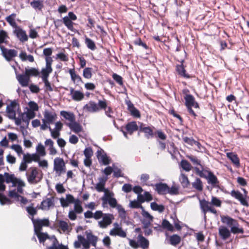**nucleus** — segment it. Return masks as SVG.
Listing matches in <instances>:
<instances>
[{
    "instance_id": "45",
    "label": "nucleus",
    "mask_w": 249,
    "mask_h": 249,
    "mask_svg": "<svg viewBox=\"0 0 249 249\" xmlns=\"http://www.w3.org/2000/svg\"><path fill=\"white\" fill-rule=\"evenodd\" d=\"M179 181L184 188L187 187L189 184L188 177L184 174H181L179 178Z\"/></svg>"
},
{
    "instance_id": "52",
    "label": "nucleus",
    "mask_w": 249,
    "mask_h": 249,
    "mask_svg": "<svg viewBox=\"0 0 249 249\" xmlns=\"http://www.w3.org/2000/svg\"><path fill=\"white\" fill-rule=\"evenodd\" d=\"M161 225L163 228L169 231H172L174 230V227L173 225L166 219H164L162 221Z\"/></svg>"
},
{
    "instance_id": "9",
    "label": "nucleus",
    "mask_w": 249,
    "mask_h": 249,
    "mask_svg": "<svg viewBox=\"0 0 249 249\" xmlns=\"http://www.w3.org/2000/svg\"><path fill=\"white\" fill-rule=\"evenodd\" d=\"M66 167L64 160L61 158H56L53 161V171L58 176L66 172Z\"/></svg>"
},
{
    "instance_id": "16",
    "label": "nucleus",
    "mask_w": 249,
    "mask_h": 249,
    "mask_svg": "<svg viewBox=\"0 0 249 249\" xmlns=\"http://www.w3.org/2000/svg\"><path fill=\"white\" fill-rule=\"evenodd\" d=\"M97 158L100 163L105 165H108L110 163V159L102 149H100L97 151Z\"/></svg>"
},
{
    "instance_id": "6",
    "label": "nucleus",
    "mask_w": 249,
    "mask_h": 249,
    "mask_svg": "<svg viewBox=\"0 0 249 249\" xmlns=\"http://www.w3.org/2000/svg\"><path fill=\"white\" fill-rule=\"evenodd\" d=\"M105 107V103L103 102V100H99L98 103L90 101L83 107V109L86 111L93 113L99 112L101 108H104Z\"/></svg>"
},
{
    "instance_id": "42",
    "label": "nucleus",
    "mask_w": 249,
    "mask_h": 249,
    "mask_svg": "<svg viewBox=\"0 0 249 249\" xmlns=\"http://www.w3.org/2000/svg\"><path fill=\"white\" fill-rule=\"evenodd\" d=\"M19 58L22 61L28 60L30 62H33L34 61V58L32 55H27L25 52H22L19 54Z\"/></svg>"
},
{
    "instance_id": "39",
    "label": "nucleus",
    "mask_w": 249,
    "mask_h": 249,
    "mask_svg": "<svg viewBox=\"0 0 249 249\" xmlns=\"http://www.w3.org/2000/svg\"><path fill=\"white\" fill-rule=\"evenodd\" d=\"M192 186L194 188L199 192H201L203 189L202 182L199 178H196L192 183Z\"/></svg>"
},
{
    "instance_id": "57",
    "label": "nucleus",
    "mask_w": 249,
    "mask_h": 249,
    "mask_svg": "<svg viewBox=\"0 0 249 249\" xmlns=\"http://www.w3.org/2000/svg\"><path fill=\"white\" fill-rule=\"evenodd\" d=\"M93 151L90 147H87L84 151V154L85 158H91L93 155Z\"/></svg>"
},
{
    "instance_id": "15",
    "label": "nucleus",
    "mask_w": 249,
    "mask_h": 249,
    "mask_svg": "<svg viewBox=\"0 0 249 249\" xmlns=\"http://www.w3.org/2000/svg\"><path fill=\"white\" fill-rule=\"evenodd\" d=\"M54 207L53 197L46 198L43 199L39 206V209L43 211H48Z\"/></svg>"
},
{
    "instance_id": "4",
    "label": "nucleus",
    "mask_w": 249,
    "mask_h": 249,
    "mask_svg": "<svg viewBox=\"0 0 249 249\" xmlns=\"http://www.w3.org/2000/svg\"><path fill=\"white\" fill-rule=\"evenodd\" d=\"M4 182L7 183H12V186H16L15 175L14 174L10 175L7 173H5L3 175L0 174V203L1 205L10 203V200L3 195V192L5 190Z\"/></svg>"
},
{
    "instance_id": "47",
    "label": "nucleus",
    "mask_w": 249,
    "mask_h": 249,
    "mask_svg": "<svg viewBox=\"0 0 249 249\" xmlns=\"http://www.w3.org/2000/svg\"><path fill=\"white\" fill-rule=\"evenodd\" d=\"M109 234L111 236L118 235L123 238H124L126 236V232L123 230L122 228L117 230L116 232H114V231H110Z\"/></svg>"
},
{
    "instance_id": "2",
    "label": "nucleus",
    "mask_w": 249,
    "mask_h": 249,
    "mask_svg": "<svg viewBox=\"0 0 249 249\" xmlns=\"http://www.w3.org/2000/svg\"><path fill=\"white\" fill-rule=\"evenodd\" d=\"M86 218H93L96 220H102L98 222V226L102 229H105L110 225L114 219V215L109 213H103L102 211H96L94 213L91 211H87L84 213Z\"/></svg>"
},
{
    "instance_id": "38",
    "label": "nucleus",
    "mask_w": 249,
    "mask_h": 249,
    "mask_svg": "<svg viewBox=\"0 0 249 249\" xmlns=\"http://www.w3.org/2000/svg\"><path fill=\"white\" fill-rule=\"evenodd\" d=\"M25 73L30 78V76H37L40 72L37 69L35 68H31L25 69Z\"/></svg>"
},
{
    "instance_id": "61",
    "label": "nucleus",
    "mask_w": 249,
    "mask_h": 249,
    "mask_svg": "<svg viewBox=\"0 0 249 249\" xmlns=\"http://www.w3.org/2000/svg\"><path fill=\"white\" fill-rule=\"evenodd\" d=\"M49 131L51 133V137L53 139H56L58 138L60 135L59 131H56L53 129H52L51 127H49Z\"/></svg>"
},
{
    "instance_id": "41",
    "label": "nucleus",
    "mask_w": 249,
    "mask_h": 249,
    "mask_svg": "<svg viewBox=\"0 0 249 249\" xmlns=\"http://www.w3.org/2000/svg\"><path fill=\"white\" fill-rule=\"evenodd\" d=\"M30 5L35 10H41L43 7V1L41 0H34L31 2Z\"/></svg>"
},
{
    "instance_id": "29",
    "label": "nucleus",
    "mask_w": 249,
    "mask_h": 249,
    "mask_svg": "<svg viewBox=\"0 0 249 249\" xmlns=\"http://www.w3.org/2000/svg\"><path fill=\"white\" fill-rule=\"evenodd\" d=\"M58 227L64 233H69L71 230V228L68 224V222L63 220H59L58 222Z\"/></svg>"
},
{
    "instance_id": "56",
    "label": "nucleus",
    "mask_w": 249,
    "mask_h": 249,
    "mask_svg": "<svg viewBox=\"0 0 249 249\" xmlns=\"http://www.w3.org/2000/svg\"><path fill=\"white\" fill-rule=\"evenodd\" d=\"M129 206L131 208H141L142 209V207L141 204V203L138 200L131 201L129 203Z\"/></svg>"
},
{
    "instance_id": "53",
    "label": "nucleus",
    "mask_w": 249,
    "mask_h": 249,
    "mask_svg": "<svg viewBox=\"0 0 249 249\" xmlns=\"http://www.w3.org/2000/svg\"><path fill=\"white\" fill-rule=\"evenodd\" d=\"M26 210L28 213L32 216V217L34 218V215L37 213V210L36 208L33 207V204H32L31 206L27 207Z\"/></svg>"
},
{
    "instance_id": "44",
    "label": "nucleus",
    "mask_w": 249,
    "mask_h": 249,
    "mask_svg": "<svg viewBox=\"0 0 249 249\" xmlns=\"http://www.w3.org/2000/svg\"><path fill=\"white\" fill-rule=\"evenodd\" d=\"M180 236L177 234H174L170 237V243L173 246H177L180 242Z\"/></svg>"
},
{
    "instance_id": "34",
    "label": "nucleus",
    "mask_w": 249,
    "mask_h": 249,
    "mask_svg": "<svg viewBox=\"0 0 249 249\" xmlns=\"http://www.w3.org/2000/svg\"><path fill=\"white\" fill-rule=\"evenodd\" d=\"M66 124L75 133H79L82 130L81 126L75 120L71 123H66Z\"/></svg>"
},
{
    "instance_id": "11",
    "label": "nucleus",
    "mask_w": 249,
    "mask_h": 249,
    "mask_svg": "<svg viewBox=\"0 0 249 249\" xmlns=\"http://www.w3.org/2000/svg\"><path fill=\"white\" fill-rule=\"evenodd\" d=\"M38 171L36 167H31L26 176L28 182L31 184H36L40 180V178L38 177Z\"/></svg>"
},
{
    "instance_id": "25",
    "label": "nucleus",
    "mask_w": 249,
    "mask_h": 249,
    "mask_svg": "<svg viewBox=\"0 0 249 249\" xmlns=\"http://www.w3.org/2000/svg\"><path fill=\"white\" fill-rule=\"evenodd\" d=\"M185 100V105L187 107H193L195 108L199 107L197 103L196 102L194 96L191 94H186L184 97Z\"/></svg>"
},
{
    "instance_id": "55",
    "label": "nucleus",
    "mask_w": 249,
    "mask_h": 249,
    "mask_svg": "<svg viewBox=\"0 0 249 249\" xmlns=\"http://www.w3.org/2000/svg\"><path fill=\"white\" fill-rule=\"evenodd\" d=\"M36 151L38 154L40 156H44L46 155V152L44 146L41 144L39 143L36 146Z\"/></svg>"
},
{
    "instance_id": "28",
    "label": "nucleus",
    "mask_w": 249,
    "mask_h": 249,
    "mask_svg": "<svg viewBox=\"0 0 249 249\" xmlns=\"http://www.w3.org/2000/svg\"><path fill=\"white\" fill-rule=\"evenodd\" d=\"M17 78L22 87H26L28 86L30 78L25 73V74H20Z\"/></svg>"
},
{
    "instance_id": "40",
    "label": "nucleus",
    "mask_w": 249,
    "mask_h": 249,
    "mask_svg": "<svg viewBox=\"0 0 249 249\" xmlns=\"http://www.w3.org/2000/svg\"><path fill=\"white\" fill-rule=\"evenodd\" d=\"M6 21L13 27V33L16 34V15L12 14L6 18Z\"/></svg>"
},
{
    "instance_id": "60",
    "label": "nucleus",
    "mask_w": 249,
    "mask_h": 249,
    "mask_svg": "<svg viewBox=\"0 0 249 249\" xmlns=\"http://www.w3.org/2000/svg\"><path fill=\"white\" fill-rule=\"evenodd\" d=\"M118 211L119 215L122 217H124L125 216V211L124 209L123 208L122 205L120 204H117L116 207Z\"/></svg>"
},
{
    "instance_id": "7",
    "label": "nucleus",
    "mask_w": 249,
    "mask_h": 249,
    "mask_svg": "<svg viewBox=\"0 0 249 249\" xmlns=\"http://www.w3.org/2000/svg\"><path fill=\"white\" fill-rule=\"evenodd\" d=\"M31 220L34 225L35 232L37 236L39 233H42L41 231L43 227H48L50 225V221L48 218L40 219L31 217Z\"/></svg>"
},
{
    "instance_id": "64",
    "label": "nucleus",
    "mask_w": 249,
    "mask_h": 249,
    "mask_svg": "<svg viewBox=\"0 0 249 249\" xmlns=\"http://www.w3.org/2000/svg\"><path fill=\"white\" fill-rule=\"evenodd\" d=\"M29 89L30 91L34 93H37L40 91L39 88L37 86L33 84L29 86Z\"/></svg>"
},
{
    "instance_id": "46",
    "label": "nucleus",
    "mask_w": 249,
    "mask_h": 249,
    "mask_svg": "<svg viewBox=\"0 0 249 249\" xmlns=\"http://www.w3.org/2000/svg\"><path fill=\"white\" fill-rule=\"evenodd\" d=\"M92 68L89 67L85 68L83 70V76L86 79H90L92 76Z\"/></svg>"
},
{
    "instance_id": "43",
    "label": "nucleus",
    "mask_w": 249,
    "mask_h": 249,
    "mask_svg": "<svg viewBox=\"0 0 249 249\" xmlns=\"http://www.w3.org/2000/svg\"><path fill=\"white\" fill-rule=\"evenodd\" d=\"M176 70L178 74L180 76L185 78L189 77V76L186 73V71L182 64L177 65L176 67Z\"/></svg>"
},
{
    "instance_id": "3",
    "label": "nucleus",
    "mask_w": 249,
    "mask_h": 249,
    "mask_svg": "<svg viewBox=\"0 0 249 249\" xmlns=\"http://www.w3.org/2000/svg\"><path fill=\"white\" fill-rule=\"evenodd\" d=\"M199 206L202 213L204 214V219H206V213L207 212H210L215 215L217 214V211L214 208V206L220 207L222 202L218 198L215 196H212L211 202L206 200L205 199L199 200Z\"/></svg>"
},
{
    "instance_id": "1",
    "label": "nucleus",
    "mask_w": 249,
    "mask_h": 249,
    "mask_svg": "<svg viewBox=\"0 0 249 249\" xmlns=\"http://www.w3.org/2000/svg\"><path fill=\"white\" fill-rule=\"evenodd\" d=\"M221 222L231 228V231L224 226L219 227L218 232L220 237L223 240H226L231 236V232L233 234L243 233L244 230L240 228L238 221L229 216H221Z\"/></svg>"
},
{
    "instance_id": "54",
    "label": "nucleus",
    "mask_w": 249,
    "mask_h": 249,
    "mask_svg": "<svg viewBox=\"0 0 249 249\" xmlns=\"http://www.w3.org/2000/svg\"><path fill=\"white\" fill-rule=\"evenodd\" d=\"M17 201H18L19 202L21 206L23 207L24 205H26L28 203V200L19 195H18L17 194Z\"/></svg>"
},
{
    "instance_id": "49",
    "label": "nucleus",
    "mask_w": 249,
    "mask_h": 249,
    "mask_svg": "<svg viewBox=\"0 0 249 249\" xmlns=\"http://www.w3.org/2000/svg\"><path fill=\"white\" fill-rule=\"evenodd\" d=\"M17 192L22 194L23 192V187L25 186V184L24 181L19 178H17Z\"/></svg>"
},
{
    "instance_id": "5",
    "label": "nucleus",
    "mask_w": 249,
    "mask_h": 249,
    "mask_svg": "<svg viewBox=\"0 0 249 249\" xmlns=\"http://www.w3.org/2000/svg\"><path fill=\"white\" fill-rule=\"evenodd\" d=\"M137 240L138 241H136L133 239H128L129 245L135 249H137L140 247L142 249H147L148 248L149 242L142 234L138 235Z\"/></svg>"
},
{
    "instance_id": "31",
    "label": "nucleus",
    "mask_w": 249,
    "mask_h": 249,
    "mask_svg": "<svg viewBox=\"0 0 249 249\" xmlns=\"http://www.w3.org/2000/svg\"><path fill=\"white\" fill-rule=\"evenodd\" d=\"M103 102L105 103L106 107L104 108H101V110H104L105 111V114L109 118L111 119H114V117L112 115L113 113V111L112 107L108 106L107 101V100L104 99Z\"/></svg>"
},
{
    "instance_id": "26",
    "label": "nucleus",
    "mask_w": 249,
    "mask_h": 249,
    "mask_svg": "<svg viewBox=\"0 0 249 249\" xmlns=\"http://www.w3.org/2000/svg\"><path fill=\"white\" fill-rule=\"evenodd\" d=\"M60 114L61 116L68 122H66L65 124L71 123L75 120V115L72 112L63 110L60 111Z\"/></svg>"
},
{
    "instance_id": "23",
    "label": "nucleus",
    "mask_w": 249,
    "mask_h": 249,
    "mask_svg": "<svg viewBox=\"0 0 249 249\" xmlns=\"http://www.w3.org/2000/svg\"><path fill=\"white\" fill-rule=\"evenodd\" d=\"M231 196L238 199L241 204L245 206H248L249 204L246 198L243 197V195L238 191L232 190L231 192Z\"/></svg>"
},
{
    "instance_id": "33",
    "label": "nucleus",
    "mask_w": 249,
    "mask_h": 249,
    "mask_svg": "<svg viewBox=\"0 0 249 249\" xmlns=\"http://www.w3.org/2000/svg\"><path fill=\"white\" fill-rule=\"evenodd\" d=\"M125 129L128 133L132 134L138 129V126L135 122L128 123L125 126Z\"/></svg>"
},
{
    "instance_id": "13",
    "label": "nucleus",
    "mask_w": 249,
    "mask_h": 249,
    "mask_svg": "<svg viewBox=\"0 0 249 249\" xmlns=\"http://www.w3.org/2000/svg\"><path fill=\"white\" fill-rule=\"evenodd\" d=\"M43 115L44 119L42 120V123H47L49 125L53 124L57 118L55 112L48 110H45Z\"/></svg>"
},
{
    "instance_id": "32",
    "label": "nucleus",
    "mask_w": 249,
    "mask_h": 249,
    "mask_svg": "<svg viewBox=\"0 0 249 249\" xmlns=\"http://www.w3.org/2000/svg\"><path fill=\"white\" fill-rule=\"evenodd\" d=\"M227 157L231 161V162L238 167L240 166L239 159L237 155L232 152H229L227 153Z\"/></svg>"
},
{
    "instance_id": "8",
    "label": "nucleus",
    "mask_w": 249,
    "mask_h": 249,
    "mask_svg": "<svg viewBox=\"0 0 249 249\" xmlns=\"http://www.w3.org/2000/svg\"><path fill=\"white\" fill-rule=\"evenodd\" d=\"M30 121L24 113H21L17 118V125L20 126V130L23 135L27 133L26 128L28 127Z\"/></svg>"
},
{
    "instance_id": "63",
    "label": "nucleus",
    "mask_w": 249,
    "mask_h": 249,
    "mask_svg": "<svg viewBox=\"0 0 249 249\" xmlns=\"http://www.w3.org/2000/svg\"><path fill=\"white\" fill-rule=\"evenodd\" d=\"M112 77H113V79L117 83H118L120 85H122L123 84V78L121 76H120L116 73H114L112 75Z\"/></svg>"
},
{
    "instance_id": "36",
    "label": "nucleus",
    "mask_w": 249,
    "mask_h": 249,
    "mask_svg": "<svg viewBox=\"0 0 249 249\" xmlns=\"http://www.w3.org/2000/svg\"><path fill=\"white\" fill-rule=\"evenodd\" d=\"M140 131L143 132L145 134V137L148 139L151 137H153L154 136V133H153V129L149 126H148V127L141 126L140 127Z\"/></svg>"
},
{
    "instance_id": "22",
    "label": "nucleus",
    "mask_w": 249,
    "mask_h": 249,
    "mask_svg": "<svg viewBox=\"0 0 249 249\" xmlns=\"http://www.w3.org/2000/svg\"><path fill=\"white\" fill-rule=\"evenodd\" d=\"M69 73L73 84L78 85L80 83H83L81 77L76 73L74 68L70 69L69 70Z\"/></svg>"
},
{
    "instance_id": "19",
    "label": "nucleus",
    "mask_w": 249,
    "mask_h": 249,
    "mask_svg": "<svg viewBox=\"0 0 249 249\" xmlns=\"http://www.w3.org/2000/svg\"><path fill=\"white\" fill-rule=\"evenodd\" d=\"M55 237L54 235L49 236L47 233H39L37 234V237L39 242L43 243V245L46 246V243H48L49 246L52 245V242L51 238Z\"/></svg>"
},
{
    "instance_id": "35",
    "label": "nucleus",
    "mask_w": 249,
    "mask_h": 249,
    "mask_svg": "<svg viewBox=\"0 0 249 249\" xmlns=\"http://www.w3.org/2000/svg\"><path fill=\"white\" fill-rule=\"evenodd\" d=\"M107 178L101 177L99 178V182L96 184L95 188L98 192H103L105 189V185Z\"/></svg>"
},
{
    "instance_id": "51",
    "label": "nucleus",
    "mask_w": 249,
    "mask_h": 249,
    "mask_svg": "<svg viewBox=\"0 0 249 249\" xmlns=\"http://www.w3.org/2000/svg\"><path fill=\"white\" fill-rule=\"evenodd\" d=\"M85 43L89 49L91 50H94L96 49L95 44L91 39L88 37H86Z\"/></svg>"
},
{
    "instance_id": "20",
    "label": "nucleus",
    "mask_w": 249,
    "mask_h": 249,
    "mask_svg": "<svg viewBox=\"0 0 249 249\" xmlns=\"http://www.w3.org/2000/svg\"><path fill=\"white\" fill-rule=\"evenodd\" d=\"M16 107V100H13L10 105L7 106L6 113L8 117L16 121V111L14 108Z\"/></svg>"
},
{
    "instance_id": "58",
    "label": "nucleus",
    "mask_w": 249,
    "mask_h": 249,
    "mask_svg": "<svg viewBox=\"0 0 249 249\" xmlns=\"http://www.w3.org/2000/svg\"><path fill=\"white\" fill-rule=\"evenodd\" d=\"M28 106L30 107V110H33V111H36L38 110V105L34 101H30L28 103Z\"/></svg>"
},
{
    "instance_id": "14",
    "label": "nucleus",
    "mask_w": 249,
    "mask_h": 249,
    "mask_svg": "<svg viewBox=\"0 0 249 249\" xmlns=\"http://www.w3.org/2000/svg\"><path fill=\"white\" fill-rule=\"evenodd\" d=\"M0 49L2 56L7 61L10 62L16 57L15 50L6 49L3 46H0Z\"/></svg>"
},
{
    "instance_id": "21",
    "label": "nucleus",
    "mask_w": 249,
    "mask_h": 249,
    "mask_svg": "<svg viewBox=\"0 0 249 249\" xmlns=\"http://www.w3.org/2000/svg\"><path fill=\"white\" fill-rule=\"evenodd\" d=\"M51 240L52 245L49 246V244L47 243L46 245L47 249H68L67 247L62 244L59 245L56 237L51 238Z\"/></svg>"
},
{
    "instance_id": "27",
    "label": "nucleus",
    "mask_w": 249,
    "mask_h": 249,
    "mask_svg": "<svg viewBox=\"0 0 249 249\" xmlns=\"http://www.w3.org/2000/svg\"><path fill=\"white\" fill-rule=\"evenodd\" d=\"M156 190L160 195L167 194L168 186L165 183H159L155 185Z\"/></svg>"
},
{
    "instance_id": "50",
    "label": "nucleus",
    "mask_w": 249,
    "mask_h": 249,
    "mask_svg": "<svg viewBox=\"0 0 249 249\" xmlns=\"http://www.w3.org/2000/svg\"><path fill=\"white\" fill-rule=\"evenodd\" d=\"M180 165L182 169L187 172H189L192 169L191 165L186 160H182L180 162Z\"/></svg>"
},
{
    "instance_id": "37",
    "label": "nucleus",
    "mask_w": 249,
    "mask_h": 249,
    "mask_svg": "<svg viewBox=\"0 0 249 249\" xmlns=\"http://www.w3.org/2000/svg\"><path fill=\"white\" fill-rule=\"evenodd\" d=\"M45 145L46 146H49V150L50 154L52 155H54L57 153V151L53 146V142L50 139H47L45 142Z\"/></svg>"
},
{
    "instance_id": "48",
    "label": "nucleus",
    "mask_w": 249,
    "mask_h": 249,
    "mask_svg": "<svg viewBox=\"0 0 249 249\" xmlns=\"http://www.w3.org/2000/svg\"><path fill=\"white\" fill-rule=\"evenodd\" d=\"M151 208L154 211H157L159 212H162L164 210L163 205H158L157 203L153 202L151 203Z\"/></svg>"
},
{
    "instance_id": "10",
    "label": "nucleus",
    "mask_w": 249,
    "mask_h": 249,
    "mask_svg": "<svg viewBox=\"0 0 249 249\" xmlns=\"http://www.w3.org/2000/svg\"><path fill=\"white\" fill-rule=\"evenodd\" d=\"M77 18L75 14L72 12H69L68 16L63 18L62 21L65 26L71 31H74L75 29L73 27L74 23L72 21L76 20Z\"/></svg>"
},
{
    "instance_id": "17",
    "label": "nucleus",
    "mask_w": 249,
    "mask_h": 249,
    "mask_svg": "<svg viewBox=\"0 0 249 249\" xmlns=\"http://www.w3.org/2000/svg\"><path fill=\"white\" fill-rule=\"evenodd\" d=\"M113 196V194L112 193L105 194L102 198L103 204L108 203L111 208H115L117 206V202L115 198L112 197Z\"/></svg>"
},
{
    "instance_id": "18",
    "label": "nucleus",
    "mask_w": 249,
    "mask_h": 249,
    "mask_svg": "<svg viewBox=\"0 0 249 249\" xmlns=\"http://www.w3.org/2000/svg\"><path fill=\"white\" fill-rule=\"evenodd\" d=\"M207 173L206 179L208 184L211 185L213 188H215L218 186L219 181L217 177L210 171H205Z\"/></svg>"
},
{
    "instance_id": "12",
    "label": "nucleus",
    "mask_w": 249,
    "mask_h": 249,
    "mask_svg": "<svg viewBox=\"0 0 249 249\" xmlns=\"http://www.w3.org/2000/svg\"><path fill=\"white\" fill-rule=\"evenodd\" d=\"M53 61L52 58H45L46 67L42 68L40 72L42 79L48 78L49 74L53 71L52 68Z\"/></svg>"
},
{
    "instance_id": "59",
    "label": "nucleus",
    "mask_w": 249,
    "mask_h": 249,
    "mask_svg": "<svg viewBox=\"0 0 249 249\" xmlns=\"http://www.w3.org/2000/svg\"><path fill=\"white\" fill-rule=\"evenodd\" d=\"M178 193V187L173 186L171 188L169 186L168 187V193L167 194H169L170 195H177Z\"/></svg>"
},
{
    "instance_id": "24",
    "label": "nucleus",
    "mask_w": 249,
    "mask_h": 249,
    "mask_svg": "<svg viewBox=\"0 0 249 249\" xmlns=\"http://www.w3.org/2000/svg\"><path fill=\"white\" fill-rule=\"evenodd\" d=\"M70 95L71 98L75 101H80L84 98V94L83 92L79 90H75L73 88H71L70 89Z\"/></svg>"
},
{
    "instance_id": "30",
    "label": "nucleus",
    "mask_w": 249,
    "mask_h": 249,
    "mask_svg": "<svg viewBox=\"0 0 249 249\" xmlns=\"http://www.w3.org/2000/svg\"><path fill=\"white\" fill-rule=\"evenodd\" d=\"M17 37L19 38L20 41L23 42L28 40V37L26 32L22 29L18 28L17 26Z\"/></svg>"
},
{
    "instance_id": "62",
    "label": "nucleus",
    "mask_w": 249,
    "mask_h": 249,
    "mask_svg": "<svg viewBox=\"0 0 249 249\" xmlns=\"http://www.w3.org/2000/svg\"><path fill=\"white\" fill-rule=\"evenodd\" d=\"M52 53H53V50L51 48H45L43 51V54L46 56L45 58H52L51 57V55H52Z\"/></svg>"
}]
</instances>
